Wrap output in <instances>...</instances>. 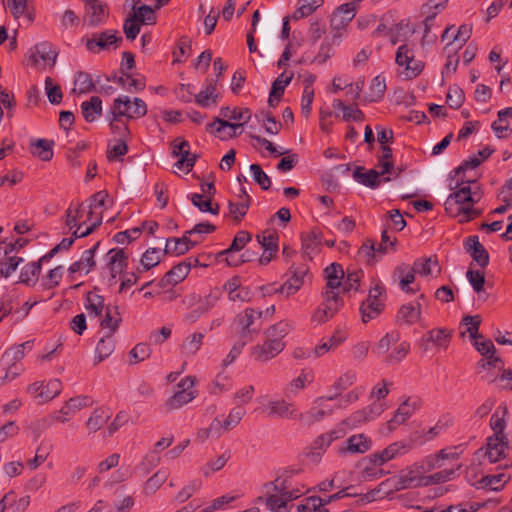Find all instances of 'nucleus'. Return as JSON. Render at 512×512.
Masks as SVG:
<instances>
[{"label":"nucleus","mask_w":512,"mask_h":512,"mask_svg":"<svg viewBox=\"0 0 512 512\" xmlns=\"http://www.w3.org/2000/svg\"><path fill=\"white\" fill-rule=\"evenodd\" d=\"M509 450L506 436H490L487 439L484 456L490 463H496L507 456Z\"/></svg>","instance_id":"aec40b11"},{"label":"nucleus","mask_w":512,"mask_h":512,"mask_svg":"<svg viewBox=\"0 0 512 512\" xmlns=\"http://www.w3.org/2000/svg\"><path fill=\"white\" fill-rule=\"evenodd\" d=\"M111 417V413L106 408H97L93 411L90 417L86 421V427L91 433H95L100 430Z\"/></svg>","instance_id":"58836bf2"},{"label":"nucleus","mask_w":512,"mask_h":512,"mask_svg":"<svg viewBox=\"0 0 512 512\" xmlns=\"http://www.w3.org/2000/svg\"><path fill=\"white\" fill-rule=\"evenodd\" d=\"M169 476L168 469L162 468L159 469L156 473H154L143 486V493L145 495L154 494L167 480Z\"/></svg>","instance_id":"37998d69"},{"label":"nucleus","mask_w":512,"mask_h":512,"mask_svg":"<svg viewBox=\"0 0 512 512\" xmlns=\"http://www.w3.org/2000/svg\"><path fill=\"white\" fill-rule=\"evenodd\" d=\"M172 154L179 158L174 166L180 170L185 169L189 172L195 164L196 155L190 153L189 142L182 138L173 141Z\"/></svg>","instance_id":"dca6fc26"},{"label":"nucleus","mask_w":512,"mask_h":512,"mask_svg":"<svg viewBox=\"0 0 512 512\" xmlns=\"http://www.w3.org/2000/svg\"><path fill=\"white\" fill-rule=\"evenodd\" d=\"M395 61L404 68L403 74L409 79L418 76L423 69L422 62L414 58L413 47L408 43H403L398 47Z\"/></svg>","instance_id":"9d476101"},{"label":"nucleus","mask_w":512,"mask_h":512,"mask_svg":"<svg viewBox=\"0 0 512 512\" xmlns=\"http://www.w3.org/2000/svg\"><path fill=\"white\" fill-rule=\"evenodd\" d=\"M507 414L506 407H499L491 416L490 426L494 431L492 436H506L504 429L506 427L505 416Z\"/></svg>","instance_id":"bf43d9fd"},{"label":"nucleus","mask_w":512,"mask_h":512,"mask_svg":"<svg viewBox=\"0 0 512 512\" xmlns=\"http://www.w3.org/2000/svg\"><path fill=\"white\" fill-rule=\"evenodd\" d=\"M307 274L308 267L306 265H292L289 269V278L274 291L279 292L285 298L295 295L304 285Z\"/></svg>","instance_id":"ddd939ff"},{"label":"nucleus","mask_w":512,"mask_h":512,"mask_svg":"<svg viewBox=\"0 0 512 512\" xmlns=\"http://www.w3.org/2000/svg\"><path fill=\"white\" fill-rule=\"evenodd\" d=\"M472 183V181L463 182L445 202L446 210H452L454 205H458L456 212L461 223L468 222L480 214L473 205L479 202L481 193L471 186Z\"/></svg>","instance_id":"7ed1b4c3"},{"label":"nucleus","mask_w":512,"mask_h":512,"mask_svg":"<svg viewBox=\"0 0 512 512\" xmlns=\"http://www.w3.org/2000/svg\"><path fill=\"white\" fill-rule=\"evenodd\" d=\"M121 323V317L117 308L107 306L105 308V316L100 322V327L107 330L106 334L114 335Z\"/></svg>","instance_id":"ea45409f"},{"label":"nucleus","mask_w":512,"mask_h":512,"mask_svg":"<svg viewBox=\"0 0 512 512\" xmlns=\"http://www.w3.org/2000/svg\"><path fill=\"white\" fill-rule=\"evenodd\" d=\"M118 499L114 502V508L108 512H128L134 506V498L131 495H126L122 489L116 491Z\"/></svg>","instance_id":"774afa93"},{"label":"nucleus","mask_w":512,"mask_h":512,"mask_svg":"<svg viewBox=\"0 0 512 512\" xmlns=\"http://www.w3.org/2000/svg\"><path fill=\"white\" fill-rule=\"evenodd\" d=\"M197 379L195 376H187L177 384L176 390L164 403L167 412L178 410L184 405L192 402L197 397L195 389Z\"/></svg>","instance_id":"20e7f679"},{"label":"nucleus","mask_w":512,"mask_h":512,"mask_svg":"<svg viewBox=\"0 0 512 512\" xmlns=\"http://www.w3.org/2000/svg\"><path fill=\"white\" fill-rule=\"evenodd\" d=\"M356 7L353 3L339 6L331 16V26L334 29H342L351 22L355 16Z\"/></svg>","instance_id":"b1692460"},{"label":"nucleus","mask_w":512,"mask_h":512,"mask_svg":"<svg viewBox=\"0 0 512 512\" xmlns=\"http://www.w3.org/2000/svg\"><path fill=\"white\" fill-rule=\"evenodd\" d=\"M284 347V342L266 338V341L263 344L252 347L251 355L257 362L265 363L280 354Z\"/></svg>","instance_id":"6ab92c4d"},{"label":"nucleus","mask_w":512,"mask_h":512,"mask_svg":"<svg viewBox=\"0 0 512 512\" xmlns=\"http://www.w3.org/2000/svg\"><path fill=\"white\" fill-rule=\"evenodd\" d=\"M216 86L217 81H208L205 84L204 88L198 94L195 95L196 103L203 108L216 105L219 97Z\"/></svg>","instance_id":"473e14b6"},{"label":"nucleus","mask_w":512,"mask_h":512,"mask_svg":"<svg viewBox=\"0 0 512 512\" xmlns=\"http://www.w3.org/2000/svg\"><path fill=\"white\" fill-rule=\"evenodd\" d=\"M95 88L91 76L86 72H78L74 80V92L85 94Z\"/></svg>","instance_id":"69168bd1"},{"label":"nucleus","mask_w":512,"mask_h":512,"mask_svg":"<svg viewBox=\"0 0 512 512\" xmlns=\"http://www.w3.org/2000/svg\"><path fill=\"white\" fill-rule=\"evenodd\" d=\"M509 480V476L505 473H499L497 475H486L481 478L477 484V488L487 489L491 491L501 490Z\"/></svg>","instance_id":"79ce46f5"},{"label":"nucleus","mask_w":512,"mask_h":512,"mask_svg":"<svg viewBox=\"0 0 512 512\" xmlns=\"http://www.w3.org/2000/svg\"><path fill=\"white\" fill-rule=\"evenodd\" d=\"M421 317V305L417 303L416 305L413 304H405L403 305L399 312H398V318L402 322L406 324H414L417 321H419Z\"/></svg>","instance_id":"3c124183"},{"label":"nucleus","mask_w":512,"mask_h":512,"mask_svg":"<svg viewBox=\"0 0 512 512\" xmlns=\"http://www.w3.org/2000/svg\"><path fill=\"white\" fill-rule=\"evenodd\" d=\"M333 400H335V396H320L315 398L308 410L305 412L298 410L297 421L303 426H312L324 420L334 411L333 406L330 404Z\"/></svg>","instance_id":"39448f33"},{"label":"nucleus","mask_w":512,"mask_h":512,"mask_svg":"<svg viewBox=\"0 0 512 512\" xmlns=\"http://www.w3.org/2000/svg\"><path fill=\"white\" fill-rule=\"evenodd\" d=\"M265 409L270 417H279L281 419L297 421V407L294 403L287 401L285 398L268 401Z\"/></svg>","instance_id":"2eb2a0df"},{"label":"nucleus","mask_w":512,"mask_h":512,"mask_svg":"<svg viewBox=\"0 0 512 512\" xmlns=\"http://www.w3.org/2000/svg\"><path fill=\"white\" fill-rule=\"evenodd\" d=\"M298 512H329L320 497H309L298 506Z\"/></svg>","instance_id":"338daca9"},{"label":"nucleus","mask_w":512,"mask_h":512,"mask_svg":"<svg viewBox=\"0 0 512 512\" xmlns=\"http://www.w3.org/2000/svg\"><path fill=\"white\" fill-rule=\"evenodd\" d=\"M87 14L89 24L92 26L98 25L103 22L107 16L106 5L100 2H94L87 5Z\"/></svg>","instance_id":"5fc2aeb1"},{"label":"nucleus","mask_w":512,"mask_h":512,"mask_svg":"<svg viewBox=\"0 0 512 512\" xmlns=\"http://www.w3.org/2000/svg\"><path fill=\"white\" fill-rule=\"evenodd\" d=\"M251 111L243 107H222L220 109V119L231 122V124H240L242 128L251 119Z\"/></svg>","instance_id":"5701e85b"},{"label":"nucleus","mask_w":512,"mask_h":512,"mask_svg":"<svg viewBox=\"0 0 512 512\" xmlns=\"http://www.w3.org/2000/svg\"><path fill=\"white\" fill-rule=\"evenodd\" d=\"M421 406L422 400L419 397H407L400 403L393 417L383 425L381 433L384 435L391 434L397 427L406 423Z\"/></svg>","instance_id":"0eeeda50"},{"label":"nucleus","mask_w":512,"mask_h":512,"mask_svg":"<svg viewBox=\"0 0 512 512\" xmlns=\"http://www.w3.org/2000/svg\"><path fill=\"white\" fill-rule=\"evenodd\" d=\"M412 268L414 272L423 276L432 275L434 270L439 272L438 262L432 257L415 261Z\"/></svg>","instance_id":"0e129e2a"},{"label":"nucleus","mask_w":512,"mask_h":512,"mask_svg":"<svg viewBox=\"0 0 512 512\" xmlns=\"http://www.w3.org/2000/svg\"><path fill=\"white\" fill-rule=\"evenodd\" d=\"M262 311L253 308H247L239 313L235 323L238 327V339L246 343L252 341L261 330Z\"/></svg>","instance_id":"423d86ee"},{"label":"nucleus","mask_w":512,"mask_h":512,"mask_svg":"<svg viewBox=\"0 0 512 512\" xmlns=\"http://www.w3.org/2000/svg\"><path fill=\"white\" fill-rule=\"evenodd\" d=\"M452 331L446 328H436L427 332L422 339L424 343H432L438 349H447L451 340Z\"/></svg>","instance_id":"72a5a7b5"},{"label":"nucleus","mask_w":512,"mask_h":512,"mask_svg":"<svg viewBox=\"0 0 512 512\" xmlns=\"http://www.w3.org/2000/svg\"><path fill=\"white\" fill-rule=\"evenodd\" d=\"M93 399L89 396H75L64 403L60 410L50 415L51 419L57 423L65 424L70 421L79 411L91 407Z\"/></svg>","instance_id":"1a4fd4ad"},{"label":"nucleus","mask_w":512,"mask_h":512,"mask_svg":"<svg viewBox=\"0 0 512 512\" xmlns=\"http://www.w3.org/2000/svg\"><path fill=\"white\" fill-rule=\"evenodd\" d=\"M411 445L404 441H396L389 444L381 451L374 452L367 456V460L374 467L382 466L385 463L405 455L411 450Z\"/></svg>","instance_id":"9b49d317"},{"label":"nucleus","mask_w":512,"mask_h":512,"mask_svg":"<svg viewBox=\"0 0 512 512\" xmlns=\"http://www.w3.org/2000/svg\"><path fill=\"white\" fill-rule=\"evenodd\" d=\"M85 307L89 315H94L95 317L100 316L103 309L106 308L104 298L95 292H89L87 294Z\"/></svg>","instance_id":"13d9d810"},{"label":"nucleus","mask_w":512,"mask_h":512,"mask_svg":"<svg viewBox=\"0 0 512 512\" xmlns=\"http://www.w3.org/2000/svg\"><path fill=\"white\" fill-rule=\"evenodd\" d=\"M64 268L59 265L51 270L42 277L40 286L45 290H50L57 287L63 278Z\"/></svg>","instance_id":"4d7b16f0"},{"label":"nucleus","mask_w":512,"mask_h":512,"mask_svg":"<svg viewBox=\"0 0 512 512\" xmlns=\"http://www.w3.org/2000/svg\"><path fill=\"white\" fill-rule=\"evenodd\" d=\"M82 115L87 122H93L102 114V100L93 96L89 101L81 104Z\"/></svg>","instance_id":"4c0bfd02"},{"label":"nucleus","mask_w":512,"mask_h":512,"mask_svg":"<svg viewBox=\"0 0 512 512\" xmlns=\"http://www.w3.org/2000/svg\"><path fill=\"white\" fill-rule=\"evenodd\" d=\"M147 106L140 98L131 100L128 96L122 95L114 99L110 108V115L121 116L122 118L135 119L145 116Z\"/></svg>","instance_id":"6e6552de"},{"label":"nucleus","mask_w":512,"mask_h":512,"mask_svg":"<svg viewBox=\"0 0 512 512\" xmlns=\"http://www.w3.org/2000/svg\"><path fill=\"white\" fill-rule=\"evenodd\" d=\"M220 298V292L218 290H212L210 293L205 296L203 299L196 294L189 295L187 297L189 304H193L195 302H199V307L203 310V314L207 313L210 309H212Z\"/></svg>","instance_id":"49530a36"},{"label":"nucleus","mask_w":512,"mask_h":512,"mask_svg":"<svg viewBox=\"0 0 512 512\" xmlns=\"http://www.w3.org/2000/svg\"><path fill=\"white\" fill-rule=\"evenodd\" d=\"M115 343L113 335L105 334L97 343L95 364L102 362L114 351Z\"/></svg>","instance_id":"de8ad7c7"},{"label":"nucleus","mask_w":512,"mask_h":512,"mask_svg":"<svg viewBox=\"0 0 512 512\" xmlns=\"http://www.w3.org/2000/svg\"><path fill=\"white\" fill-rule=\"evenodd\" d=\"M106 262V269L109 271L108 282L113 285L116 283L117 276L127 266V255L123 249L114 248L107 252Z\"/></svg>","instance_id":"a211bd4d"},{"label":"nucleus","mask_w":512,"mask_h":512,"mask_svg":"<svg viewBox=\"0 0 512 512\" xmlns=\"http://www.w3.org/2000/svg\"><path fill=\"white\" fill-rule=\"evenodd\" d=\"M384 309V302H373L370 300H364L360 305L361 320L363 323L377 318Z\"/></svg>","instance_id":"a19ab883"},{"label":"nucleus","mask_w":512,"mask_h":512,"mask_svg":"<svg viewBox=\"0 0 512 512\" xmlns=\"http://www.w3.org/2000/svg\"><path fill=\"white\" fill-rule=\"evenodd\" d=\"M100 245V242H97L93 247L90 249H87L83 252L80 260L74 262L71 264V266L68 268V271L73 274L77 272H84L85 274H88L95 266V252L98 249Z\"/></svg>","instance_id":"a878e982"},{"label":"nucleus","mask_w":512,"mask_h":512,"mask_svg":"<svg viewBox=\"0 0 512 512\" xmlns=\"http://www.w3.org/2000/svg\"><path fill=\"white\" fill-rule=\"evenodd\" d=\"M461 468V464H455L450 469H443L431 475L425 476V487L434 484H440L451 480L457 470Z\"/></svg>","instance_id":"603ef678"},{"label":"nucleus","mask_w":512,"mask_h":512,"mask_svg":"<svg viewBox=\"0 0 512 512\" xmlns=\"http://www.w3.org/2000/svg\"><path fill=\"white\" fill-rule=\"evenodd\" d=\"M45 262L46 261H42L41 257L37 262L26 264L21 270L19 281L28 286L35 285L40 275L42 264Z\"/></svg>","instance_id":"c9c22d12"},{"label":"nucleus","mask_w":512,"mask_h":512,"mask_svg":"<svg viewBox=\"0 0 512 512\" xmlns=\"http://www.w3.org/2000/svg\"><path fill=\"white\" fill-rule=\"evenodd\" d=\"M204 334L195 332L186 337L181 345V352L186 356L195 355L203 344Z\"/></svg>","instance_id":"8fccbe9b"},{"label":"nucleus","mask_w":512,"mask_h":512,"mask_svg":"<svg viewBox=\"0 0 512 512\" xmlns=\"http://www.w3.org/2000/svg\"><path fill=\"white\" fill-rule=\"evenodd\" d=\"M326 287L323 291L324 301L311 315V323L321 325L331 319L341 308L343 302L339 296L341 279L344 276L340 264L332 263L324 270Z\"/></svg>","instance_id":"f03ea898"},{"label":"nucleus","mask_w":512,"mask_h":512,"mask_svg":"<svg viewBox=\"0 0 512 512\" xmlns=\"http://www.w3.org/2000/svg\"><path fill=\"white\" fill-rule=\"evenodd\" d=\"M57 55L58 53L51 43L40 42L29 50L27 58L30 64L46 68L55 65Z\"/></svg>","instance_id":"f8f14e48"},{"label":"nucleus","mask_w":512,"mask_h":512,"mask_svg":"<svg viewBox=\"0 0 512 512\" xmlns=\"http://www.w3.org/2000/svg\"><path fill=\"white\" fill-rule=\"evenodd\" d=\"M249 206L250 197L245 191H242L237 202H229V212L236 221H240L246 215Z\"/></svg>","instance_id":"a18cd8bd"},{"label":"nucleus","mask_w":512,"mask_h":512,"mask_svg":"<svg viewBox=\"0 0 512 512\" xmlns=\"http://www.w3.org/2000/svg\"><path fill=\"white\" fill-rule=\"evenodd\" d=\"M323 0H298L299 7L293 13L292 18L299 20L311 15L321 4Z\"/></svg>","instance_id":"680f3d73"},{"label":"nucleus","mask_w":512,"mask_h":512,"mask_svg":"<svg viewBox=\"0 0 512 512\" xmlns=\"http://www.w3.org/2000/svg\"><path fill=\"white\" fill-rule=\"evenodd\" d=\"M308 489L291 474H283L274 481L266 483L262 494L256 499L264 503L271 512H289L294 500L303 496Z\"/></svg>","instance_id":"f257e3e1"},{"label":"nucleus","mask_w":512,"mask_h":512,"mask_svg":"<svg viewBox=\"0 0 512 512\" xmlns=\"http://www.w3.org/2000/svg\"><path fill=\"white\" fill-rule=\"evenodd\" d=\"M481 324V317L479 315L475 316H465L462 319L461 327H464V330L460 331L462 337L465 336L466 333H469L470 338H482V336L478 333L479 326Z\"/></svg>","instance_id":"864d4df0"},{"label":"nucleus","mask_w":512,"mask_h":512,"mask_svg":"<svg viewBox=\"0 0 512 512\" xmlns=\"http://www.w3.org/2000/svg\"><path fill=\"white\" fill-rule=\"evenodd\" d=\"M415 274L412 266L401 264L394 270L393 276L398 281L399 287L406 293H414L416 289L410 287L415 280Z\"/></svg>","instance_id":"c85d7f7f"},{"label":"nucleus","mask_w":512,"mask_h":512,"mask_svg":"<svg viewBox=\"0 0 512 512\" xmlns=\"http://www.w3.org/2000/svg\"><path fill=\"white\" fill-rule=\"evenodd\" d=\"M346 339V335L341 331H335L333 335L316 345L313 349V356L316 358L322 357L325 354L337 349Z\"/></svg>","instance_id":"393cba45"},{"label":"nucleus","mask_w":512,"mask_h":512,"mask_svg":"<svg viewBox=\"0 0 512 512\" xmlns=\"http://www.w3.org/2000/svg\"><path fill=\"white\" fill-rule=\"evenodd\" d=\"M62 391V383L58 379H51L44 383V388L37 394L39 403H47L57 397Z\"/></svg>","instance_id":"c03bdc74"},{"label":"nucleus","mask_w":512,"mask_h":512,"mask_svg":"<svg viewBox=\"0 0 512 512\" xmlns=\"http://www.w3.org/2000/svg\"><path fill=\"white\" fill-rule=\"evenodd\" d=\"M466 251L470 254L474 261L481 267H485L489 262V255L484 246L479 242L477 236H471L465 243Z\"/></svg>","instance_id":"7c9ffc66"},{"label":"nucleus","mask_w":512,"mask_h":512,"mask_svg":"<svg viewBox=\"0 0 512 512\" xmlns=\"http://www.w3.org/2000/svg\"><path fill=\"white\" fill-rule=\"evenodd\" d=\"M425 467L414 463L403 469L398 476V489L425 487Z\"/></svg>","instance_id":"4468645a"},{"label":"nucleus","mask_w":512,"mask_h":512,"mask_svg":"<svg viewBox=\"0 0 512 512\" xmlns=\"http://www.w3.org/2000/svg\"><path fill=\"white\" fill-rule=\"evenodd\" d=\"M191 268L190 263L182 262L178 265L174 266L170 271H168L162 280L159 282V286L162 288L167 287L168 285H176L179 282L183 281L187 275L189 274Z\"/></svg>","instance_id":"c756f323"},{"label":"nucleus","mask_w":512,"mask_h":512,"mask_svg":"<svg viewBox=\"0 0 512 512\" xmlns=\"http://www.w3.org/2000/svg\"><path fill=\"white\" fill-rule=\"evenodd\" d=\"M372 447V441L364 434H355L349 437L344 445L340 446L338 449V453L341 455H345L347 453L363 454L369 451Z\"/></svg>","instance_id":"4be33fe9"},{"label":"nucleus","mask_w":512,"mask_h":512,"mask_svg":"<svg viewBox=\"0 0 512 512\" xmlns=\"http://www.w3.org/2000/svg\"><path fill=\"white\" fill-rule=\"evenodd\" d=\"M343 273L344 276L341 279L339 291H358L360 287L361 278L363 277V271L356 268H348L347 271H343Z\"/></svg>","instance_id":"f704fd0d"},{"label":"nucleus","mask_w":512,"mask_h":512,"mask_svg":"<svg viewBox=\"0 0 512 512\" xmlns=\"http://www.w3.org/2000/svg\"><path fill=\"white\" fill-rule=\"evenodd\" d=\"M31 342L27 341L6 350L2 356L1 363L3 367L21 366V360L24 357L25 349H31Z\"/></svg>","instance_id":"2f4dec72"},{"label":"nucleus","mask_w":512,"mask_h":512,"mask_svg":"<svg viewBox=\"0 0 512 512\" xmlns=\"http://www.w3.org/2000/svg\"><path fill=\"white\" fill-rule=\"evenodd\" d=\"M116 82L121 85L123 89L129 92H138L145 88V81L143 78H134L125 72H123L121 77L116 79Z\"/></svg>","instance_id":"052dcab7"},{"label":"nucleus","mask_w":512,"mask_h":512,"mask_svg":"<svg viewBox=\"0 0 512 512\" xmlns=\"http://www.w3.org/2000/svg\"><path fill=\"white\" fill-rule=\"evenodd\" d=\"M313 381V373L308 370H302L301 373L293 378L285 387L284 393L288 398L296 397L307 385Z\"/></svg>","instance_id":"bb28decb"},{"label":"nucleus","mask_w":512,"mask_h":512,"mask_svg":"<svg viewBox=\"0 0 512 512\" xmlns=\"http://www.w3.org/2000/svg\"><path fill=\"white\" fill-rule=\"evenodd\" d=\"M293 328V322L289 320H281L270 326L265 331V337L270 340L284 342L283 339L292 331Z\"/></svg>","instance_id":"e433bc0d"},{"label":"nucleus","mask_w":512,"mask_h":512,"mask_svg":"<svg viewBox=\"0 0 512 512\" xmlns=\"http://www.w3.org/2000/svg\"><path fill=\"white\" fill-rule=\"evenodd\" d=\"M224 290L228 294L231 301H248L251 297V292L247 287L241 285V281L238 277L229 279L224 284Z\"/></svg>","instance_id":"cd10ccee"},{"label":"nucleus","mask_w":512,"mask_h":512,"mask_svg":"<svg viewBox=\"0 0 512 512\" xmlns=\"http://www.w3.org/2000/svg\"><path fill=\"white\" fill-rule=\"evenodd\" d=\"M207 129L211 134L221 140L235 138L241 133L239 132L240 124L233 125L231 122L220 119L219 117L215 118L212 123H209Z\"/></svg>","instance_id":"412c9836"},{"label":"nucleus","mask_w":512,"mask_h":512,"mask_svg":"<svg viewBox=\"0 0 512 512\" xmlns=\"http://www.w3.org/2000/svg\"><path fill=\"white\" fill-rule=\"evenodd\" d=\"M353 176L363 185L371 188H375L380 184V173L377 170H369L368 172H362L360 168H357Z\"/></svg>","instance_id":"e2e57ef3"},{"label":"nucleus","mask_w":512,"mask_h":512,"mask_svg":"<svg viewBox=\"0 0 512 512\" xmlns=\"http://www.w3.org/2000/svg\"><path fill=\"white\" fill-rule=\"evenodd\" d=\"M192 242L186 236L167 239L164 254L182 255L190 249Z\"/></svg>","instance_id":"09e8293b"},{"label":"nucleus","mask_w":512,"mask_h":512,"mask_svg":"<svg viewBox=\"0 0 512 512\" xmlns=\"http://www.w3.org/2000/svg\"><path fill=\"white\" fill-rule=\"evenodd\" d=\"M121 41L122 38L117 36V31L107 30L101 33H94L91 38L87 39L86 47L89 51L98 53L101 50L109 49L112 45H115L116 48Z\"/></svg>","instance_id":"f3484780"},{"label":"nucleus","mask_w":512,"mask_h":512,"mask_svg":"<svg viewBox=\"0 0 512 512\" xmlns=\"http://www.w3.org/2000/svg\"><path fill=\"white\" fill-rule=\"evenodd\" d=\"M411 33L412 30L409 28L408 24L403 22L393 25L388 31L390 42L393 45L406 43V40Z\"/></svg>","instance_id":"6e6d98bb"}]
</instances>
